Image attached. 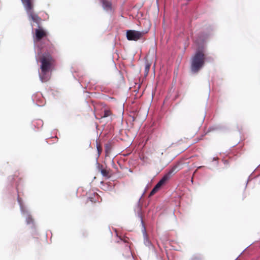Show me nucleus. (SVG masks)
Returning a JSON list of instances; mask_svg holds the SVG:
<instances>
[{
	"instance_id": "f257e3e1",
	"label": "nucleus",
	"mask_w": 260,
	"mask_h": 260,
	"mask_svg": "<svg viewBox=\"0 0 260 260\" xmlns=\"http://www.w3.org/2000/svg\"><path fill=\"white\" fill-rule=\"evenodd\" d=\"M39 60L41 63V70L40 78L42 82H46L50 79L49 72L55 66V59L50 53L45 52L39 56Z\"/></svg>"
},
{
	"instance_id": "f03ea898",
	"label": "nucleus",
	"mask_w": 260,
	"mask_h": 260,
	"mask_svg": "<svg viewBox=\"0 0 260 260\" xmlns=\"http://www.w3.org/2000/svg\"><path fill=\"white\" fill-rule=\"evenodd\" d=\"M205 55L203 50H198L191 59L190 69L194 73H198L204 66Z\"/></svg>"
},
{
	"instance_id": "7ed1b4c3",
	"label": "nucleus",
	"mask_w": 260,
	"mask_h": 260,
	"mask_svg": "<svg viewBox=\"0 0 260 260\" xmlns=\"http://www.w3.org/2000/svg\"><path fill=\"white\" fill-rule=\"evenodd\" d=\"M29 19L40 25L42 19L35 13L34 9V0H21Z\"/></svg>"
},
{
	"instance_id": "20e7f679",
	"label": "nucleus",
	"mask_w": 260,
	"mask_h": 260,
	"mask_svg": "<svg viewBox=\"0 0 260 260\" xmlns=\"http://www.w3.org/2000/svg\"><path fill=\"white\" fill-rule=\"evenodd\" d=\"M179 170L178 166L175 165L172 168V169L166 174L164 177L159 181V182L155 185L154 187L151 191L149 196H153L156 193L160 187L166 184V183L170 180L172 174L176 173Z\"/></svg>"
},
{
	"instance_id": "39448f33",
	"label": "nucleus",
	"mask_w": 260,
	"mask_h": 260,
	"mask_svg": "<svg viewBox=\"0 0 260 260\" xmlns=\"http://www.w3.org/2000/svg\"><path fill=\"white\" fill-rule=\"evenodd\" d=\"M143 32L136 31L134 30H128L126 32V38L129 41H138L144 35Z\"/></svg>"
},
{
	"instance_id": "423d86ee",
	"label": "nucleus",
	"mask_w": 260,
	"mask_h": 260,
	"mask_svg": "<svg viewBox=\"0 0 260 260\" xmlns=\"http://www.w3.org/2000/svg\"><path fill=\"white\" fill-rule=\"evenodd\" d=\"M38 28L35 29V40L37 41H40L44 37L47 36V32L40 25L38 26Z\"/></svg>"
},
{
	"instance_id": "0eeeda50",
	"label": "nucleus",
	"mask_w": 260,
	"mask_h": 260,
	"mask_svg": "<svg viewBox=\"0 0 260 260\" xmlns=\"http://www.w3.org/2000/svg\"><path fill=\"white\" fill-rule=\"evenodd\" d=\"M103 9L107 12L112 11V6L111 2L108 0H101Z\"/></svg>"
},
{
	"instance_id": "6e6552de",
	"label": "nucleus",
	"mask_w": 260,
	"mask_h": 260,
	"mask_svg": "<svg viewBox=\"0 0 260 260\" xmlns=\"http://www.w3.org/2000/svg\"><path fill=\"white\" fill-rule=\"evenodd\" d=\"M101 173L102 174V175L106 178H108L111 177L110 170L102 168V166H101Z\"/></svg>"
},
{
	"instance_id": "1a4fd4ad",
	"label": "nucleus",
	"mask_w": 260,
	"mask_h": 260,
	"mask_svg": "<svg viewBox=\"0 0 260 260\" xmlns=\"http://www.w3.org/2000/svg\"><path fill=\"white\" fill-rule=\"evenodd\" d=\"M26 221L27 224H32V225H34V220L32 218L31 216L30 215H28L27 216V217L26 218Z\"/></svg>"
},
{
	"instance_id": "9d476101",
	"label": "nucleus",
	"mask_w": 260,
	"mask_h": 260,
	"mask_svg": "<svg viewBox=\"0 0 260 260\" xmlns=\"http://www.w3.org/2000/svg\"><path fill=\"white\" fill-rule=\"evenodd\" d=\"M112 114L111 111L108 110H106L104 111V115L102 116V118H106Z\"/></svg>"
},
{
	"instance_id": "9b49d317",
	"label": "nucleus",
	"mask_w": 260,
	"mask_h": 260,
	"mask_svg": "<svg viewBox=\"0 0 260 260\" xmlns=\"http://www.w3.org/2000/svg\"><path fill=\"white\" fill-rule=\"evenodd\" d=\"M96 148L98 152V155H100L102 151V148L100 144H96Z\"/></svg>"
},
{
	"instance_id": "f8f14e48",
	"label": "nucleus",
	"mask_w": 260,
	"mask_h": 260,
	"mask_svg": "<svg viewBox=\"0 0 260 260\" xmlns=\"http://www.w3.org/2000/svg\"><path fill=\"white\" fill-rule=\"evenodd\" d=\"M94 198H93V197H90V198H89L88 199V200L87 201V202H88L89 201L91 202V203H95V200H94V198H98V194H96V195H94Z\"/></svg>"
},
{
	"instance_id": "ddd939ff",
	"label": "nucleus",
	"mask_w": 260,
	"mask_h": 260,
	"mask_svg": "<svg viewBox=\"0 0 260 260\" xmlns=\"http://www.w3.org/2000/svg\"><path fill=\"white\" fill-rule=\"evenodd\" d=\"M150 64H147L146 65L145 68V72L146 75L148 74V73L149 71V70H150Z\"/></svg>"
},
{
	"instance_id": "4468645a",
	"label": "nucleus",
	"mask_w": 260,
	"mask_h": 260,
	"mask_svg": "<svg viewBox=\"0 0 260 260\" xmlns=\"http://www.w3.org/2000/svg\"><path fill=\"white\" fill-rule=\"evenodd\" d=\"M18 201L20 202V199L19 198H18Z\"/></svg>"
}]
</instances>
